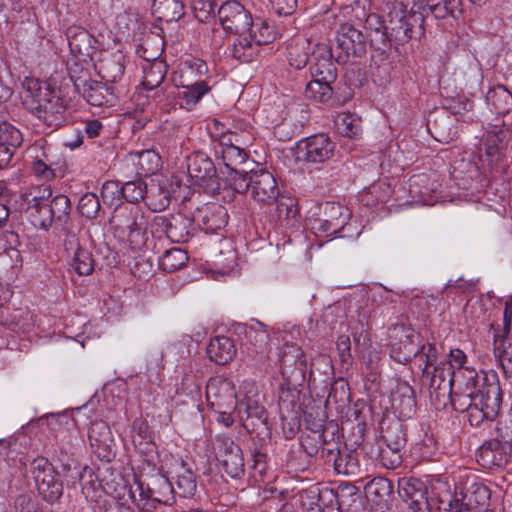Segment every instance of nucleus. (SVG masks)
Listing matches in <instances>:
<instances>
[{"instance_id": "nucleus-39", "label": "nucleus", "mask_w": 512, "mask_h": 512, "mask_svg": "<svg viewBox=\"0 0 512 512\" xmlns=\"http://www.w3.org/2000/svg\"><path fill=\"white\" fill-rule=\"evenodd\" d=\"M334 469L338 474L355 475L360 470L357 450H336Z\"/></svg>"}, {"instance_id": "nucleus-6", "label": "nucleus", "mask_w": 512, "mask_h": 512, "mask_svg": "<svg viewBox=\"0 0 512 512\" xmlns=\"http://www.w3.org/2000/svg\"><path fill=\"white\" fill-rule=\"evenodd\" d=\"M31 472L39 495L47 502L54 503L63 493L62 482L54 466L45 457H36L31 463Z\"/></svg>"}, {"instance_id": "nucleus-48", "label": "nucleus", "mask_w": 512, "mask_h": 512, "mask_svg": "<svg viewBox=\"0 0 512 512\" xmlns=\"http://www.w3.org/2000/svg\"><path fill=\"white\" fill-rule=\"evenodd\" d=\"M91 448H110V430L103 422H95L88 431Z\"/></svg>"}, {"instance_id": "nucleus-45", "label": "nucleus", "mask_w": 512, "mask_h": 512, "mask_svg": "<svg viewBox=\"0 0 512 512\" xmlns=\"http://www.w3.org/2000/svg\"><path fill=\"white\" fill-rule=\"evenodd\" d=\"M251 463L249 462V473L256 483H264L268 480V462L266 453L262 450H249Z\"/></svg>"}, {"instance_id": "nucleus-22", "label": "nucleus", "mask_w": 512, "mask_h": 512, "mask_svg": "<svg viewBox=\"0 0 512 512\" xmlns=\"http://www.w3.org/2000/svg\"><path fill=\"white\" fill-rule=\"evenodd\" d=\"M111 223L116 231L126 237L133 248H139L144 244L141 228L137 223V216L132 212L120 213L112 217Z\"/></svg>"}, {"instance_id": "nucleus-53", "label": "nucleus", "mask_w": 512, "mask_h": 512, "mask_svg": "<svg viewBox=\"0 0 512 512\" xmlns=\"http://www.w3.org/2000/svg\"><path fill=\"white\" fill-rule=\"evenodd\" d=\"M73 268L79 275H90L94 270L91 253L83 248H77L73 256Z\"/></svg>"}, {"instance_id": "nucleus-13", "label": "nucleus", "mask_w": 512, "mask_h": 512, "mask_svg": "<svg viewBox=\"0 0 512 512\" xmlns=\"http://www.w3.org/2000/svg\"><path fill=\"white\" fill-rule=\"evenodd\" d=\"M39 422H46L49 429L54 433L55 445L75 446L73 440H77V426L75 419L67 412L50 414L42 417Z\"/></svg>"}, {"instance_id": "nucleus-19", "label": "nucleus", "mask_w": 512, "mask_h": 512, "mask_svg": "<svg viewBox=\"0 0 512 512\" xmlns=\"http://www.w3.org/2000/svg\"><path fill=\"white\" fill-rule=\"evenodd\" d=\"M510 140L511 134L506 129H493L484 134L485 156L491 166H496L503 161Z\"/></svg>"}, {"instance_id": "nucleus-49", "label": "nucleus", "mask_w": 512, "mask_h": 512, "mask_svg": "<svg viewBox=\"0 0 512 512\" xmlns=\"http://www.w3.org/2000/svg\"><path fill=\"white\" fill-rule=\"evenodd\" d=\"M229 186L237 193L243 194L251 188V171L232 169L226 176Z\"/></svg>"}, {"instance_id": "nucleus-5", "label": "nucleus", "mask_w": 512, "mask_h": 512, "mask_svg": "<svg viewBox=\"0 0 512 512\" xmlns=\"http://www.w3.org/2000/svg\"><path fill=\"white\" fill-rule=\"evenodd\" d=\"M239 330L244 335L241 344L242 353L254 366L264 367L269 354V333L266 327L256 322L251 325H242Z\"/></svg>"}, {"instance_id": "nucleus-54", "label": "nucleus", "mask_w": 512, "mask_h": 512, "mask_svg": "<svg viewBox=\"0 0 512 512\" xmlns=\"http://www.w3.org/2000/svg\"><path fill=\"white\" fill-rule=\"evenodd\" d=\"M222 159L227 171L239 169L238 166L245 163L247 154L240 146L222 149Z\"/></svg>"}, {"instance_id": "nucleus-40", "label": "nucleus", "mask_w": 512, "mask_h": 512, "mask_svg": "<svg viewBox=\"0 0 512 512\" xmlns=\"http://www.w3.org/2000/svg\"><path fill=\"white\" fill-rule=\"evenodd\" d=\"M364 491L368 499L380 503L393 492V484L387 478L377 476L365 485Z\"/></svg>"}, {"instance_id": "nucleus-11", "label": "nucleus", "mask_w": 512, "mask_h": 512, "mask_svg": "<svg viewBox=\"0 0 512 512\" xmlns=\"http://www.w3.org/2000/svg\"><path fill=\"white\" fill-rule=\"evenodd\" d=\"M418 338L411 327L395 325L390 329V356L398 363H407L419 353Z\"/></svg>"}, {"instance_id": "nucleus-56", "label": "nucleus", "mask_w": 512, "mask_h": 512, "mask_svg": "<svg viewBox=\"0 0 512 512\" xmlns=\"http://www.w3.org/2000/svg\"><path fill=\"white\" fill-rule=\"evenodd\" d=\"M122 187L118 182L106 181L101 189L102 201L106 205L118 206L122 201Z\"/></svg>"}, {"instance_id": "nucleus-14", "label": "nucleus", "mask_w": 512, "mask_h": 512, "mask_svg": "<svg viewBox=\"0 0 512 512\" xmlns=\"http://www.w3.org/2000/svg\"><path fill=\"white\" fill-rule=\"evenodd\" d=\"M218 17L223 29L231 33H246L251 25L249 12L237 1L222 4Z\"/></svg>"}, {"instance_id": "nucleus-1", "label": "nucleus", "mask_w": 512, "mask_h": 512, "mask_svg": "<svg viewBox=\"0 0 512 512\" xmlns=\"http://www.w3.org/2000/svg\"><path fill=\"white\" fill-rule=\"evenodd\" d=\"M113 482L116 484L113 488L114 495L117 498L127 496L142 512H152L160 504L172 505L176 499L173 484L161 474L144 480L134 476L132 484L118 475Z\"/></svg>"}, {"instance_id": "nucleus-62", "label": "nucleus", "mask_w": 512, "mask_h": 512, "mask_svg": "<svg viewBox=\"0 0 512 512\" xmlns=\"http://www.w3.org/2000/svg\"><path fill=\"white\" fill-rule=\"evenodd\" d=\"M289 450L287 454V464L295 470H304L308 464V459L316 455L318 450Z\"/></svg>"}, {"instance_id": "nucleus-7", "label": "nucleus", "mask_w": 512, "mask_h": 512, "mask_svg": "<svg viewBox=\"0 0 512 512\" xmlns=\"http://www.w3.org/2000/svg\"><path fill=\"white\" fill-rule=\"evenodd\" d=\"M335 148L336 144L327 134H315L297 143L295 157L308 164H323L333 158Z\"/></svg>"}, {"instance_id": "nucleus-23", "label": "nucleus", "mask_w": 512, "mask_h": 512, "mask_svg": "<svg viewBox=\"0 0 512 512\" xmlns=\"http://www.w3.org/2000/svg\"><path fill=\"white\" fill-rule=\"evenodd\" d=\"M22 141L23 136L17 128L7 122L0 123V170L8 166Z\"/></svg>"}, {"instance_id": "nucleus-28", "label": "nucleus", "mask_w": 512, "mask_h": 512, "mask_svg": "<svg viewBox=\"0 0 512 512\" xmlns=\"http://www.w3.org/2000/svg\"><path fill=\"white\" fill-rule=\"evenodd\" d=\"M398 493L405 502L411 505H419L427 501V487L425 483L418 478H401L398 481Z\"/></svg>"}, {"instance_id": "nucleus-3", "label": "nucleus", "mask_w": 512, "mask_h": 512, "mask_svg": "<svg viewBox=\"0 0 512 512\" xmlns=\"http://www.w3.org/2000/svg\"><path fill=\"white\" fill-rule=\"evenodd\" d=\"M49 196L50 188H44L29 201L27 213L31 224L44 231L52 227L67 231L72 224L70 199L64 194H57L47 201Z\"/></svg>"}, {"instance_id": "nucleus-21", "label": "nucleus", "mask_w": 512, "mask_h": 512, "mask_svg": "<svg viewBox=\"0 0 512 512\" xmlns=\"http://www.w3.org/2000/svg\"><path fill=\"white\" fill-rule=\"evenodd\" d=\"M470 374L464 386H459L456 391H452L449 395L451 396L453 408L458 412L467 411L469 413L470 422L473 424V421H476L474 401L476 396V375H473V372H470Z\"/></svg>"}, {"instance_id": "nucleus-46", "label": "nucleus", "mask_w": 512, "mask_h": 512, "mask_svg": "<svg viewBox=\"0 0 512 512\" xmlns=\"http://www.w3.org/2000/svg\"><path fill=\"white\" fill-rule=\"evenodd\" d=\"M203 222L207 230L215 231L221 229L227 224V211L221 205H212L205 209Z\"/></svg>"}, {"instance_id": "nucleus-32", "label": "nucleus", "mask_w": 512, "mask_h": 512, "mask_svg": "<svg viewBox=\"0 0 512 512\" xmlns=\"http://www.w3.org/2000/svg\"><path fill=\"white\" fill-rule=\"evenodd\" d=\"M167 64L159 59L152 62L147 61L143 66V87L147 91H153L158 88L164 81L167 74Z\"/></svg>"}, {"instance_id": "nucleus-34", "label": "nucleus", "mask_w": 512, "mask_h": 512, "mask_svg": "<svg viewBox=\"0 0 512 512\" xmlns=\"http://www.w3.org/2000/svg\"><path fill=\"white\" fill-rule=\"evenodd\" d=\"M425 12L429 11L435 19L456 18L461 13V0H421Z\"/></svg>"}, {"instance_id": "nucleus-29", "label": "nucleus", "mask_w": 512, "mask_h": 512, "mask_svg": "<svg viewBox=\"0 0 512 512\" xmlns=\"http://www.w3.org/2000/svg\"><path fill=\"white\" fill-rule=\"evenodd\" d=\"M20 252L10 247L0 252V283L9 284L13 281L21 267Z\"/></svg>"}, {"instance_id": "nucleus-4", "label": "nucleus", "mask_w": 512, "mask_h": 512, "mask_svg": "<svg viewBox=\"0 0 512 512\" xmlns=\"http://www.w3.org/2000/svg\"><path fill=\"white\" fill-rule=\"evenodd\" d=\"M25 103L33 114L48 126H60L64 121L66 105L59 91L47 83L31 81L28 84Z\"/></svg>"}, {"instance_id": "nucleus-55", "label": "nucleus", "mask_w": 512, "mask_h": 512, "mask_svg": "<svg viewBox=\"0 0 512 512\" xmlns=\"http://www.w3.org/2000/svg\"><path fill=\"white\" fill-rule=\"evenodd\" d=\"M147 98L152 99L157 104L170 105L177 98L178 87L175 85H164L153 91H147Z\"/></svg>"}, {"instance_id": "nucleus-60", "label": "nucleus", "mask_w": 512, "mask_h": 512, "mask_svg": "<svg viewBox=\"0 0 512 512\" xmlns=\"http://www.w3.org/2000/svg\"><path fill=\"white\" fill-rule=\"evenodd\" d=\"M144 175H152L159 170L161 165L160 156L152 150H144L139 154L138 162Z\"/></svg>"}, {"instance_id": "nucleus-50", "label": "nucleus", "mask_w": 512, "mask_h": 512, "mask_svg": "<svg viewBox=\"0 0 512 512\" xmlns=\"http://www.w3.org/2000/svg\"><path fill=\"white\" fill-rule=\"evenodd\" d=\"M246 32L250 33V38H252V41H254L258 47L271 43L275 39L274 28L267 22H261L259 24H253L251 22Z\"/></svg>"}, {"instance_id": "nucleus-17", "label": "nucleus", "mask_w": 512, "mask_h": 512, "mask_svg": "<svg viewBox=\"0 0 512 512\" xmlns=\"http://www.w3.org/2000/svg\"><path fill=\"white\" fill-rule=\"evenodd\" d=\"M187 172L194 184L199 186L212 184L217 177L214 162L207 154L200 151L187 157Z\"/></svg>"}, {"instance_id": "nucleus-61", "label": "nucleus", "mask_w": 512, "mask_h": 512, "mask_svg": "<svg viewBox=\"0 0 512 512\" xmlns=\"http://www.w3.org/2000/svg\"><path fill=\"white\" fill-rule=\"evenodd\" d=\"M67 38L72 53L83 54V49H87L86 44L89 42L87 31L70 28L67 31Z\"/></svg>"}, {"instance_id": "nucleus-31", "label": "nucleus", "mask_w": 512, "mask_h": 512, "mask_svg": "<svg viewBox=\"0 0 512 512\" xmlns=\"http://www.w3.org/2000/svg\"><path fill=\"white\" fill-rule=\"evenodd\" d=\"M486 103L492 113L505 115L512 109V93L503 85H498L487 92Z\"/></svg>"}, {"instance_id": "nucleus-25", "label": "nucleus", "mask_w": 512, "mask_h": 512, "mask_svg": "<svg viewBox=\"0 0 512 512\" xmlns=\"http://www.w3.org/2000/svg\"><path fill=\"white\" fill-rule=\"evenodd\" d=\"M74 86L92 106L101 107L110 101L108 88L101 82L79 78L74 82Z\"/></svg>"}, {"instance_id": "nucleus-26", "label": "nucleus", "mask_w": 512, "mask_h": 512, "mask_svg": "<svg viewBox=\"0 0 512 512\" xmlns=\"http://www.w3.org/2000/svg\"><path fill=\"white\" fill-rule=\"evenodd\" d=\"M160 220L167 238L174 243H184L192 235L190 231L191 220L185 216L175 215Z\"/></svg>"}, {"instance_id": "nucleus-58", "label": "nucleus", "mask_w": 512, "mask_h": 512, "mask_svg": "<svg viewBox=\"0 0 512 512\" xmlns=\"http://www.w3.org/2000/svg\"><path fill=\"white\" fill-rule=\"evenodd\" d=\"M511 324V317L507 315V312L504 314V325L503 330L500 332H495L493 335V350L494 355H498V352L502 350L508 351L509 344H512V338L509 337Z\"/></svg>"}, {"instance_id": "nucleus-10", "label": "nucleus", "mask_w": 512, "mask_h": 512, "mask_svg": "<svg viewBox=\"0 0 512 512\" xmlns=\"http://www.w3.org/2000/svg\"><path fill=\"white\" fill-rule=\"evenodd\" d=\"M349 401L350 395L347 385L341 384L340 387L335 385L331 388L326 405L330 406L333 403L336 404V409L339 410L341 414L347 409L345 417L348 420L355 421L358 431L362 433L366 425L367 416L371 413V408L364 401H356L353 406L350 407L348 406Z\"/></svg>"}, {"instance_id": "nucleus-15", "label": "nucleus", "mask_w": 512, "mask_h": 512, "mask_svg": "<svg viewBox=\"0 0 512 512\" xmlns=\"http://www.w3.org/2000/svg\"><path fill=\"white\" fill-rule=\"evenodd\" d=\"M170 473L173 475L176 497L191 498L197 490L196 475L193 464L182 457L175 459L170 465Z\"/></svg>"}, {"instance_id": "nucleus-44", "label": "nucleus", "mask_w": 512, "mask_h": 512, "mask_svg": "<svg viewBox=\"0 0 512 512\" xmlns=\"http://www.w3.org/2000/svg\"><path fill=\"white\" fill-rule=\"evenodd\" d=\"M188 261L186 251L181 248H171L166 250L159 258V267L168 273H172L182 268Z\"/></svg>"}, {"instance_id": "nucleus-43", "label": "nucleus", "mask_w": 512, "mask_h": 512, "mask_svg": "<svg viewBox=\"0 0 512 512\" xmlns=\"http://www.w3.org/2000/svg\"><path fill=\"white\" fill-rule=\"evenodd\" d=\"M434 371L430 380V387L451 394L454 384V371L451 366L443 364L442 366H433Z\"/></svg>"}, {"instance_id": "nucleus-30", "label": "nucleus", "mask_w": 512, "mask_h": 512, "mask_svg": "<svg viewBox=\"0 0 512 512\" xmlns=\"http://www.w3.org/2000/svg\"><path fill=\"white\" fill-rule=\"evenodd\" d=\"M217 460L231 478H239L245 472L243 450H219Z\"/></svg>"}, {"instance_id": "nucleus-24", "label": "nucleus", "mask_w": 512, "mask_h": 512, "mask_svg": "<svg viewBox=\"0 0 512 512\" xmlns=\"http://www.w3.org/2000/svg\"><path fill=\"white\" fill-rule=\"evenodd\" d=\"M391 405L400 419L411 418L416 411L414 390L406 382L398 384L391 395Z\"/></svg>"}, {"instance_id": "nucleus-37", "label": "nucleus", "mask_w": 512, "mask_h": 512, "mask_svg": "<svg viewBox=\"0 0 512 512\" xmlns=\"http://www.w3.org/2000/svg\"><path fill=\"white\" fill-rule=\"evenodd\" d=\"M239 37L233 44L232 54L233 57L241 62L249 63L253 61L258 53V45L250 38V33H239Z\"/></svg>"}, {"instance_id": "nucleus-36", "label": "nucleus", "mask_w": 512, "mask_h": 512, "mask_svg": "<svg viewBox=\"0 0 512 512\" xmlns=\"http://www.w3.org/2000/svg\"><path fill=\"white\" fill-rule=\"evenodd\" d=\"M342 49L353 54L361 53L365 47V37L361 31L349 24L341 26V37L338 39Z\"/></svg>"}, {"instance_id": "nucleus-47", "label": "nucleus", "mask_w": 512, "mask_h": 512, "mask_svg": "<svg viewBox=\"0 0 512 512\" xmlns=\"http://www.w3.org/2000/svg\"><path fill=\"white\" fill-rule=\"evenodd\" d=\"M146 204L153 211H162L170 204V193L158 185H152L148 188L146 195Z\"/></svg>"}, {"instance_id": "nucleus-41", "label": "nucleus", "mask_w": 512, "mask_h": 512, "mask_svg": "<svg viewBox=\"0 0 512 512\" xmlns=\"http://www.w3.org/2000/svg\"><path fill=\"white\" fill-rule=\"evenodd\" d=\"M334 81L322 80L321 77H314L305 88V97L320 103H327L333 94L331 83Z\"/></svg>"}, {"instance_id": "nucleus-8", "label": "nucleus", "mask_w": 512, "mask_h": 512, "mask_svg": "<svg viewBox=\"0 0 512 512\" xmlns=\"http://www.w3.org/2000/svg\"><path fill=\"white\" fill-rule=\"evenodd\" d=\"M235 411L248 433L255 432L257 436L268 435V414L256 395L246 394L236 402Z\"/></svg>"}, {"instance_id": "nucleus-57", "label": "nucleus", "mask_w": 512, "mask_h": 512, "mask_svg": "<svg viewBox=\"0 0 512 512\" xmlns=\"http://www.w3.org/2000/svg\"><path fill=\"white\" fill-rule=\"evenodd\" d=\"M123 57L117 56L103 62V78L107 81L117 82L124 73Z\"/></svg>"}, {"instance_id": "nucleus-16", "label": "nucleus", "mask_w": 512, "mask_h": 512, "mask_svg": "<svg viewBox=\"0 0 512 512\" xmlns=\"http://www.w3.org/2000/svg\"><path fill=\"white\" fill-rule=\"evenodd\" d=\"M279 364L282 376L288 381L304 379L307 364L301 347L295 344H286L281 350Z\"/></svg>"}, {"instance_id": "nucleus-35", "label": "nucleus", "mask_w": 512, "mask_h": 512, "mask_svg": "<svg viewBox=\"0 0 512 512\" xmlns=\"http://www.w3.org/2000/svg\"><path fill=\"white\" fill-rule=\"evenodd\" d=\"M314 44L309 39L290 44L287 48L290 66L297 70L304 68L309 62V53L312 54Z\"/></svg>"}, {"instance_id": "nucleus-12", "label": "nucleus", "mask_w": 512, "mask_h": 512, "mask_svg": "<svg viewBox=\"0 0 512 512\" xmlns=\"http://www.w3.org/2000/svg\"><path fill=\"white\" fill-rule=\"evenodd\" d=\"M206 399L212 408L223 409L233 407L235 409L237 392L234 382L222 376L211 378L206 386Z\"/></svg>"}, {"instance_id": "nucleus-51", "label": "nucleus", "mask_w": 512, "mask_h": 512, "mask_svg": "<svg viewBox=\"0 0 512 512\" xmlns=\"http://www.w3.org/2000/svg\"><path fill=\"white\" fill-rule=\"evenodd\" d=\"M122 187V192L125 200L130 203H136L142 199L146 200L148 187L142 179L126 182Z\"/></svg>"}, {"instance_id": "nucleus-27", "label": "nucleus", "mask_w": 512, "mask_h": 512, "mask_svg": "<svg viewBox=\"0 0 512 512\" xmlns=\"http://www.w3.org/2000/svg\"><path fill=\"white\" fill-rule=\"evenodd\" d=\"M207 355L216 364L225 365L236 355V347L229 337L216 336L210 340L207 346Z\"/></svg>"}, {"instance_id": "nucleus-18", "label": "nucleus", "mask_w": 512, "mask_h": 512, "mask_svg": "<svg viewBox=\"0 0 512 512\" xmlns=\"http://www.w3.org/2000/svg\"><path fill=\"white\" fill-rule=\"evenodd\" d=\"M310 62V72L313 77H321L326 81L336 80L337 70L332 61L331 47L328 44L315 43Z\"/></svg>"}, {"instance_id": "nucleus-20", "label": "nucleus", "mask_w": 512, "mask_h": 512, "mask_svg": "<svg viewBox=\"0 0 512 512\" xmlns=\"http://www.w3.org/2000/svg\"><path fill=\"white\" fill-rule=\"evenodd\" d=\"M251 196L258 202L270 203L277 199L278 188L274 176L264 170H251Z\"/></svg>"}, {"instance_id": "nucleus-2", "label": "nucleus", "mask_w": 512, "mask_h": 512, "mask_svg": "<svg viewBox=\"0 0 512 512\" xmlns=\"http://www.w3.org/2000/svg\"><path fill=\"white\" fill-rule=\"evenodd\" d=\"M425 15V6L421 0H393L382 35L397 45L420 38L425 33Z\"/></svg>"}, {"instance_id": "nucleus-59", "label": "nucleus", "mask_w": 512, "mask_h": 512, "mask_svg": "<svg viewBox=\"0 0 512 512\" xmlns=\"http://www.w3.org/2000/svg\"><path fill=\"white\" fill-rule=\"evenodd\" d=\"M78 209L84 217L94 219L100 209L99 198L94 193L84 194L79 200Z\"/></svg>"}, {"instance_id": "nucleus-38", "label": "nucleus", "mask_w": 512, "mask_h": 512, "mask_svg": "<svg viewBox=\"0 0 512 512\" xmlns=\"http://www.w3.org/2000/svg\"><path fill=\"white\" fill-rule=\"evenodd\" d=\"M153 10L158 18L166 22L179 20L184 15V5L181 0H154Z\"/></svg>"}, {"instance_id": "nucleus-52", "label": "nucleus", "mask_w": 512, "mask_h": 512, "mask_svg": "<svg viewBox=\"0 0 512 512\" xmlns=\"http://www.w3.org/2000/svg\"><path fill=\"white\" fill-rule=\"evenodd\" d=\"M276 212L281 224L289 225L298 215L295 199L291 197H281L278 199Z\"/></svg>"}, {"instance_id": "nucleus-33", "label": "nucleus", "mask_w": 512, "mask_h": 512, "mask_svg": "<svg viewBox=\"0 0 512 512\" xmlns=\"http://www.w3.org/2000/svg\"><path fill=\"white\" fill-rule=\"evenodd\" d=\"M209 90L210 88L205 81H197L187 85L182 84L181 89L178 87L177 93V98L181 99L180 106L186 110H191Z\"/></svg>"}, {"instance_id": "nucleus-42", "label": "nucleus", "mask_w": 512, "mask_h": 512, "mask_svg": "<svg viewBox=\"0 0 512 512\" xmlns=\"http://www.w3.org/2000/svg\"><path fill=\"white\" fill-rule=\"evenodd\" d=\"M337 131L348 138H357L361 132V119L349 112L339 113L334 120Z\"/></svg>"}, {"instance_id": "nucleus-63", "label": "nucleus", "mask_w": 512, "mask_h": 512, "mask_svg": "<svg viewBox=\"0 0 512 512\" xmlns=\"http://www.w3.org/2000/svg\"><path fill=\"white\" fill-rule=\"evenodd\" d=\"M377 451V459L382 467L386 469H396L398 468L403 461V456L400 453V450H376Z\"/></svg>"}, {"instance_id": "nucleus-64", "label": "nucleus", "mask_w": 512, "mask_h": 512, "mask_svg": "<svg viewBox=\"0 0 512 512\" xmlns=\"http://www.w3.org/2000/svg\"><path fill=\"white\" fill-rule=\"evenodd\" d=\"M30 313L27 310L16 309L10 314V319H7L5 324L9 327H18L25 331L29 326Z\"/></svg>"}, {"instance_id": "nucleus-9", "label": "nucleus", "mask_w": 512, "mask_h": 512, "mask_svg": "<svg viewBox=\"0 0 512 512\" xmlns=\"http://www.w3.org/2000/svg\"><path fill=\"white\" fill-rule=\"evenodd\" d=\"M475 412H476V425L482 420H493L502 403V390L497 381L489 382L487 378H482V383H478L476 378V396Z\"/></svg>"}]
</instances>
